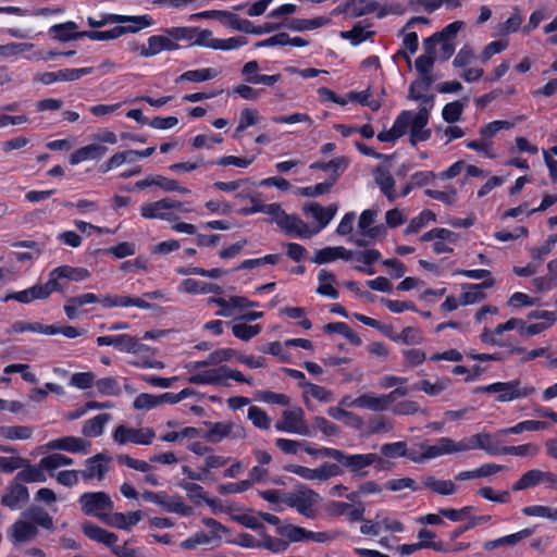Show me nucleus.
I'll use <instances>...</instances> for the list:
<instances>
[{"label": "nucleus", "mask_w": 557, "mask_h": 557, "mask_svg": "<svg viewBox=\"0 0 557 557\" xmlns=\"http://www.w3.org/2000/svg\"><path fill=\"white\" fill-rule=\"evenodd\" d=\"M451 383L449 377L437 379L435 383H431L429 380L419 381L414 384V389H420L430 396H436L443 391L447 389Z\"/></svg>", "instance_id": "39"}, {"label": "nucleus", "mask_w": 557, "mask_h": 557, "mask_svg": "<svg viewBox=\"0 0 557 557\" xmlns=\"http://www.w3.org/2000/svg\"><path fill=\"white\" fill-rule=\"evenodd\" d=\"M164 34L174 40H189L191 41L198 33L197 27H171L165 28Z\"/></svg>", "instance_id": "53"}, {"label": "nucleus", "mask_w": 557, "mask_h": 557, "mask_svg": "<svg viewBox=\"0 0 557 557\" xmlns=\"http://www.w3.org/2000/svg\"><path fill=\"white\" fill-rule=\"evenodd\" d=\"M23 468L24 469L16 474V481L25 483L46 481V475L44 473L45 469H41L39 465L38 468H36L35 466H32L26 459V463H24Z\"/></svg>", "instance_id": "38"}, {"label": "nucleus", "mask_w": 557, "mask_h": 557, "mask_svg": "<svg viewBox=\"0 0 557 557\" xmlns=\"http://www.w3.org/2000/svg\"><path fill=\"white\" fill-rule=\"evenodd\" d=\"M337 178L338 174H335L323 183H319L314 186L298 188L297 194L305 197H317L323 195L330 190Z\"/></svg>", "instance_id": "46"}, {"label": "nucleus", "mask_w": 557, "mask_h": 557, "mask_svg": "<svg viewBox=\"0 0 557 557\" xmlns=\"http://www.w3.org/2000/svg\"><path fill=\"white\" fill-rule=\"evenodd\" d=\"M445 441H449V437L440 438L435 445H421L425 460L450 454L449 445Z\"/></svg>", "instance_id": "49"}, {"label": "nucleus", "mask_w": 557, "mask_h": 557, "mask_svg": "<svg viewBox=\"0 0 557 557\" xmlns=\"http://www.w3.org/2000/svg\"><path fill=\"white\" fill-rule=\"evenodd\" d=\"M425 51V54L420 55L414 61V66L418 72L425 73L431 72L434 65V62L437 60L436 55V47L432 45V50H428L426 48H423Z\"/></svg>", "instance_id": "47"}, {"label": "nucleus", "mask_w": 557, "mask_h": 557, "mask_svg": "<svg viewBox=\"0 0 557 557\" xmlns=\"http://www.w3.org/2000/svg\"><path fill=\"white\" fill-rule=\"evenodd\" d=\"M94 67L65 69L57 72H46L35 76V79L49 85L54 82H72L79 79L83 75L90 74Z\"/></svg>", "instance_id": "7"}, {"label": "nucleus", "mask_w": 557, "mask_h": 557, "mask_svg": "<svg viewBox=\"0 0 557 557\" xmlns=\"http://www.w3.org/2000/svg\"><path fill=\"white\" fill-rule=\"evenodd\" d=\"M219 75V72L214 69L207 67L200 70H191L180 75L175 83L180 84L183 82H193V83H201L206 81H210Z\"/></svg>", "instance_id": "34"}, {"label": "nucleus", "mask_w": 557, "mask_h": 557, "mask_svg": "<svg viewBox=\"0 0 557 557\" xmlns=\"http://www.w3.org/2000/svg\"><path fill=\"white\" fill-rule=\"evenodd\" d=\"M349 160L346 157H338L329 162H314L310 165V169H317L322 171H331L332 175L338 174L345 171L348 166Z\"/></svg>", "instance_id": "41"}, {"label": "nucleus", "mask_w": 557, "mask_h": 557, "mask_svg": "<svg viewBox=\"0 0 557 557\" xmlns=\"http://www.w3.org/2000/svg\"><path fill=\"white\" fill-rule=\"evenodd\" d=\"M129 28H119V26L113 27L109 30H84L83 38H89L91 40H112L116 39L120 36L127 34Z\"/></svg>", "instance_id": "42"}, {"label": "nucleus", "mask_w": 557, "mask_h": 557, "mask_svg": "<svg viewBox=\"0 0 557 557\" xmlns=\"http://www.w3.org/2000/svg\"><path fill=\"white\" fill-rule=\"evenodd\" d=\"M111 457L106 453H99L86 459V469L79 471L84 480L89 481L95 478L102 480L104 474L109 471V462Z\"/></svg>", "instance_id": "6"}, {"label": "nucleus", "mask_w": 557, "mask_h": 557, "mask_svg": "<svg viewBox=\"0 0 557 557\" xmlns=\"http://www.w3.org/2000/svg\"><path fill=\"white\" fill-rule=\"evenodd\" d=\"M183 289L188 293V294H197V293H200V294H210V293H214V294H221L222 293V288L216 285V284H212V283H207V282H198V281H195V280H191V278H186L183 281Z\"/></svg>", "instance_id": "36"}, {"label": "nucleus", "mask_w": 557, "mask_h": 557, "mask_svg": "<svg viewBox=\"0 0 557 557\" xmlns=\"http://www.w3.org/2000/svg\"><path fill=\"white\" fill-rule=\"evenodd\" d=\"M276 531L280 535L287 537L289 542H301L304 540H309V530L298 525L286 524L278 527Z\"/></svg>", "instance_id": "45"}, {"label": "nucleus", "mask_w": 557, "mask_h": 557, "mask_svg": "<svg viewBox=\"0 0 557 557\" xmlns=\"http://www.w3.org/2000/svg\"><path fill=\"white\" fill-rule=\"evenodd\" d=\"M465 26H466V24L462 21H455V22L448 24L441 32H437V33L433 34L432 36L425 38L423 40V48H426L428 50H432V45L437 47V44H440V41L443 39L454 41L458 32L463 29Z\"/></svg>", "instance_id": "16"}, {"label": "nucleus", "mask_w": 557, "mask_h": 557, "mask_svg": "<svg viewBox=\"0 0 557 557\" xmlns=\"http://www.w3.org/2000/svg\"><path fill=\"white\" fill-rule=\"evenodd\" d=\"M84 534L92 541L102 543L108 547L113 546L117 542V535L109 532L91 522H85L82 524Z\"/></svg>", "instance_id": "19"}, {"label": "nucleus", "mask_w": 557, "mask_h": 557, "mask_svg": "<svg viewBox=\"0 0 557 557\" xmlns=\"http://www.w3.org/2000/svg\"><path fill=\"white\" fill-rule=\"evenodd\" d=\"M154 435V431L151 428L132 429L121 424L114 430L113 440L121 445L126 443L149 445Z\"/></svg>", "instance_id": "4"}, {"label": "nucleus", "mask_w": 557, "mask_h": 557, "mask_svg": "<svg viewBox=\"0 0 557 557\" xmlns=\"http://www.w3.org/2000/svg\"><path fill=\"white\" fill-rule=\"evenodd\" d=\"M225 18H227V25L238 32H244L247 34H252L253 25L249 20H243L237 14L232 12H226Z\"/></svg>", "instance_id": "58"}, {"label": "nucleus", "mask_w": 557, "mask_h": 557, "mask_svg": "<svg viewBox=\"0 0 557 557\" xmlns=\"http://www.w3.org/2000/svg\"><path fill=\"white\" fill-rule=\"evenodd\" d=\"M498 396L496 398L499 403L511 401L521 397L529 396L534 393V387L521 386L520 381L515 380L510 382H499Z\"/></svg>", "instance_id": "10"}, {"label": "nucleus", "mask_w": 557, "mask_h": 557, "mask_svg": "<svg viewBox=\"0 0 557 557\" xmlns=\"http://www.w3.org/2000/svg\"><path fill=\"white\" fill-rule=\"evenodd\" d=\"M494 278L484 280L480 284L469 285V290L461 294V304L471 305L481 301L485 298V294L482 292L483 288H491L494 285Z\"/></svg>", "instance_id": "31"}, {"label": "nucleus", "mask_w": 557, "mask_h": 557, "mask_svg": "<svg viewBox=\"0 0 557 557\" xmlns=\"http://www.w3.org/2000/svg\"><path fill=\"white\" fill-rule=\"evenodd\" d=\"M23 517L34 523L36 527H42L45 529H53V519L49 512L40 506H30L23 511Z\"/></svg>", "instance_id": "25"}, {"label": "nucleus", "mask_w": 557, "mask_h": 557, "mask_svg": "<svg viewBox=\"0 0 557 557\" xmlns=\"http://www.w3.org/2000/svg\"><path fill=\"white\" fill-rule=\"evenodd\" d=\"M381 454L388 458L403 457L407 455V444L405 442H395L383 444Z\"/></svg>", "instance_id": "64"}, {"label": "nucleus", "mask_w": 557, "mask_h": 557, "mask_svg": "<svg viewBox=\"0 0 557 557\" xmlns=\"http://www.w3.org/2000/svg\"><path fill=\"white\" fill-rule=\"evenodd\" d=\"M533 532L534 529H523L517 533L502 536L496 540L487 541L483 544V548L490 552L498 548L499 546H513L518 544L520 541L530 537L533 534Z\"/></svg>", "instance_id": "24"}, {"label": "nucleus", "mask_w": 557, "mask_h": 557, "mask_svg": "<svg viewBox=\"0 0 557 557\" xmlns=\"http://www.w3.org/2000/svg\"><path fill=\"white\" fill-rule=\"evenodd\" d=\"M79 503L85 515L101 519L102 510H112L113 502L104 492H87L81 495Z\"/></svg>", "instance_id": "3"}, {"label": "nucleus", "mask_w": 557, "mask_h": 557, "mask_svg": "<svg viewBox=\"0 0 557 557\" xmlns=\"http://www.w3.org/2000/svg\"><path fill=\"white\" fill-rule=\"evenodd\" d=\"M188 382L191 384L228 385L226 382H223V375L221 374L220 367L194 374L188 377Z\"/></svg>", "instance_id": "35"}, {"label": "nucleus", "mask_w": 557, "mask_h": 557, "mask_svg": "<svg viewBox=\"0 0 557 557\" xmlns=\"http://www.w3.org/2000/svg\"><path fill=\"white\" fill-rule=\"evenodd\" d=\"M33 435V429L26 425L0 426V436L7 440H28Z\"/></svg>", "instance_id": "43"}, {"label": "nucleus", "mask_w": 557, "mask_h": 557, "mask_svg": "<svg viewBox=\"0 0 557 557\" xmlns=\"http://www.w3.org/2000/svg\"><path fill=\"white\" fill-rule=\"evenodd\" d=\"M47 447L49 449L87 454L90 447V443L81 437L65 436L49 442Z\"/></svg>", "instance_id": "13"}, {"label": "nucleus", "mask_w": 557, "mask_h": 557, "mask_svg": "<svg viewBox=\"0 0 557 557\" xmlns=\"http://www.w3.org/2000/svg\"><path fill=\"white\" fill-rule=\"evenodd\" d=\"M319 500V494L305 485H300L296 492H288L282 495L283 503L295 508L299 513L307 518L313 517L312 507Z\"/></svg>", "instance_id": "1"}, {"label": "nucleus", "mask_w": 557, "mask_h": 557, "mask_svg": "<svg viewBox=\"0 0 557 557\" xmlns=\"http://www.w3.org/2000/svg\"><path fill=\"white\" fill-rule=\"evenodd\" d=\"M107 147L100 145V144H90L85 147H82L77 150H75L70 156V163L71 164H78L85 160H98L100 159L106 152Z\"/></svg>", "instance_id": "23"}, {"label": "nucleus", "mask_w": 557, "mask_h": 557, "mask_svg": "<svg viewBox=\"0 0 557 557\" xmlns=\"http://www.w3.org/2000/svg\"><path fill=\"white\" fill-rule=\"evenodd\" d=\"M236 355H237V351L232 348L216 349L213 352H211L206 360L189 363L186 366V369L189 371H194V370H197L200 368L219 364L223 361L231 360Z\"/></svg>", "instance_id": "20"}, {"label": "nucleus", "mask_w": 557, "mask_h": 557, "mask_svg": "<svg viewBox=\"0 0 557 557\" xmlns=\"http://www.w3.org/2000/svg\"><path fill=\"white\" fill-rule=\"evenodd\" d=\"M9 534L14 543H25L38 535V528L25 518L18 519L10 528Z\"/></svg>", "instance_id": "14"}, {"label": "nucleus", "mask_w": 557, "mask_h": 557, "mask_svg": "<svg viewBox=\"0 0 557 557\" xmlns=\"http://www.w3.org/2000/svg\"><path fill=\"white\" fill-rule=\"evenodd\" d=\"M111 420V414L100 413L92 419L85 421L82 434L86 437H98L102 435L106 424Z\"/></svg>", "instance_id": "29"}, {"label": "nucleus", "mask_w": 557, "mask_h": 557, "mask_svg": "<svg viewBox=\"0 0 557 557\" xmlns=\"http://www.w3.org/2000/svg\"><path fill=\"white\" fill-rule=\"evenodd\" d=\"M78 28L75 22H66L55 24L50 28L51 33H55L54 39L61 42L77 40L83 38V32H75Z\"/></svg>", "instance_id": "28"}, {"label": "nucleus", "mask_w": 557, "mask_h": 557, "mask_svg": "<svg viewBox=\"0 0 557 557\" xmlns=\"http://www.w3.org/2000/svg\"><path fill=\"white\" fill-rule=\"evenodd\" d=\"M180 46L171 39L168 35H154L148 38V46L140 47V54L149 58L160 53L163 50H176Z\"/></svg>", "instance_id": "11"}, {"label": "nucleus", "mask_w": 557, "mask_h": 557, "mask_svg": "<svg viewBox=\"0 0 557 557\" xmlns=\"http://www.w3.org/2000/svg\"><path fill=\"white\" fill-rule=\"evenodd\" d=\"M143 518V512L131 511L128 513L115 512L112 515L101 516V520L108 525L127 530L129 527L137 524Z\"/></svg>", "instance_id": "17"}, {"label": "nucleus", "mask_w": 557, "mask_h": 557, "mask_svg": "<svg viewBox=\"0 0 557 557\" xmlns=\"http://www.w3.org/2000/svg\"><path fill=\"white\" fill-rule=\"evenodd\" d=\"M374 35L372 30H366L361 24H356L350 30L342 32L341 37L349 39L354 46L371 38Z\"/></svg>", "instance_id": "48"}, {"label": "nucleus", "mask_w": 557, "mask_h": 557, "mask_svg": "<svg viewBox=\"0 0 557 557\" xmlns=\"http://www.w3.org/2000/svg\"><path fill=\"white\" fill-rule=\"evenodd\" d=\"M349 407L367 408L372 411H384L388 409L385 395L366 393L349 403Z\"/></svg>", "instance_id": "18"}, {"label": "nucleus", "mask_w": 557, "mask_h": 557, "mask_svg": "<svg viewBox=\"0 0 557 557\" xmlns=\"http://www.w3.org/2000/svg\"><path fill=\"white\" fill-rule=\"evenodd\" d=\"M251 202H255V208H242L238 213L242 215H251L257 212H264L272 216V221H274L277 225L280 220L285 216L286 212L281 208L280 203H270L264 205L260 201V199H256L251 197Z\"/></svg>", "instance_id": "15"}, {"label": "nucleus", "mask_w": 557, "mask_h": 557, "mask_svg": "<svg viewBox=\"0 0 557 557\" xmlns=\"http://www.w3.org/2000/svg\"><path fill=\"white\" fill-rule=\"evenodd\" d=\"M411 117H412V111H409V110L403 111L397 116L396 121L394 122V125L392 126L393 134H395L397 138H400L401 136H404L406 134L408 127H410L409 124H410Z\"/></svg>", "instance_id": "61"}, {"label": "nucleus", "mask_w": 557, "mask_h": 557, "mask_svg": "<svg viewBox=\"0 0 557 557\" xmlns=\"http://www.w3.org/2000/svg\"><path fill=\"white\" fill-rule=\"evenodd\" d=\"M325 457H330L345 466L350 472L357 473L366 467L379 462L383 465V460L376 454H357L346 455L342 450H325Z\"/></svg>", "instance_id": "2"}, {"label": "nucleus", "mask_w": 557, "mask_h": 557, "mask_svg": "<svg viewBox=\"0 0 557 557\" xmlns=\"http://www.w3.org/2000/svg\"><path fill=\"white\" fill-rule=\"evenodd\" d=\"M330 22L327 17L318 16L314 18H292L284 22V27L296 32L312 30L326 25Z\"/></svg>", "instance_id": "27"}, {"label": "nucleus", "mask_w": 557, "mask_h": 557, "mask_svg": "<svg viewBox=\"0 0 557 557\" xmlns=\"http://www.w3.org/2000/svg\"><path fill=\"white\" fill-rule=\"evenodd\" d=\"M278 226L286 234H296L301 238H310L314 234L318 233V230H311L299 216L295 214H285L282 220H280Z\"/></svg>", "instance_id": "9"}, {"label": "nucleus", "mask_w": 557, "mask_h": 557, "mask_svg": "<svg viewBox=\"0 0 557 557\" xmlns=\"http://www.w3.org/2000/svg\"><path fill=\"white\" fill-rule=\"evenodd\" d=\"M540 451V448L533 444H523L519 446H503L502 454L512 456H530L534 457Z\"/></svg>", "instance_id": "54"}, {"label": "nucleus", "mask_w": 557, "mask_h": 557, "mask_svg": "<svg viewBox=\"0 0 557 557\" xmlns=\"http://www.w3.org/2000/svg\"><path fill=\"white\" fill-rule=\"evenodd\" d=\"M463 111V103L460 101H454L447 103L442 111V116L447 123H455L460 120Z\"/></svg>", "instance_id": "59"}, {"label": "nucleus", "mask_w": 557, "mask_h": 557, "mask_svg": "<svg viewBox=\"0 0 557 557\" xmlns=\"http://www.w3.org/2000/svg\"><path fill=\"white\" fill-rule=\"evenodd\" d=\"M34 48L29 42H11L0 46V54L4 57L16 55L30 51Z\"/></svg>", "instance_id": "63"}, {"label": "nucleus", "mask_w": 557, "mask_h": 557, "mask_svg": "<svg viewBox=\"0 0 557 557\" xmlns=\"http://www.w3.org/2000/svg\"><path fill=\"white\" fill-rule=\"evenodd\" d=\"M203 424L208 428L203 438L210 443H218L227 436L244 437V429L236 426L232 422H209L206 421Z\"/></svg>", "instance_id": "5"}, {"label": "nucleus", "mask_w": 557, "mask_h": 557, "mask_svg": "<svg viewBox=\"0 0 557 557\" xmlns=\"http://www.w3.org/2000/svg\"><path fill=\"white\" fill-rule=\"evenodd\" d=\"M55 273L63 278L74 282L85 281L90 276V273L85 268H73L70 265H60L55 268Z\"/></svg>", "instance_id": "44"}, {"label": "nucleus", "mask_w": 557, "mask_h": 557, "mask_svg": "<svg viewBox=\"0 0 557 557\" xmlns=\"http://www.w3.org/2000/svg\"><path fill=\"white\" fill-rule=\"evenodd\" d=\"M248 419L251 420L255 426L263 430H268L271 424V420L268 414L256 406H251L248 409Z\"/></svg>", "instance_id": "57"}, {"label": "nucleus", "mask_w": 557, "mask_h": 557, "mask_svg": "<svg viewBox=\"0 0 557 557\" xmlns=\"http://www.w3.org/2000/svg\"><path fill=\"white\" fill-rule=\"evenodd\" d=\"M12 247L16 248V249H20V248L29 249V251H16L15 252V258L20 262L30 261L35 257H38L44 250V245H41L35 240L16 242V243L12 244Z\"/></svg>", "instance_id": "33"}, {"label": "nucleus", "mask_w": 557, "mask_h": 557, "mask_svg": "<svg viewBox=\"0 0 557 557\" xmlns=\"http://www.w3.org/2000/svg\"><path fill=\"white\" fill-rule=\"evenodd\" d=\"M26 331L45 335H54L55 332L53 325H45L39 322L25 321H16L7 330L8 333H23Z\"/></svg>", "instance_id": "30"}, {"label": "nucleus", "mask_w": 557, "mask_h": 557, "mask_svg": "<svg viewBox=\"0 0 557 557\" xmlns=\"http://www.w3.org/2000/svg\"><path fill=\"white\" fill-rule=\"evenodd\" d=\"M299 386L306 387L307 393H309L313 398L320 401L329 403L332 399L331 392L323 386L315 385L309 382H300Z\"/></svg>", "instance_id": "62"}, {"label": "nucleus", "mask_w": 557, "mask_h": 557, "mask_svg": "<svg viewBox=\"0 0 557 557\" xmlns=\"http://www.w3.org/2000/svg\"><path fill=\"white\" fill-rule=\"evenodd\" d=\"M232 330H233V334L237 338L247 342L261 332V326L259 324L248 325L245 323H239V324H234Z\"/></svg>", "instance_id": "55"}, {"label": "nucleus", "mask_w": 557, "mask_h": 557, "mask_svg": "<svg viewBox=\"0 0 557 557\" xmlns=\"http://www.w3.org/2000/svg\"><path fill=\"white\" fill-rule=\"evenodd\" d=\"M429 109L426 106H423L419 109L418 113L412 112V117L410 121V131L417 133H423L425 129V125L429 122Z\"/></svg>", "instance_id": "56"}, {"label": "nucleus", "mask_w": 557, "mask_h": 557, "mask_svg": "<svg viewBox=\"0 0 557 557\" xmlns=\"http://www.w3.org/2000/svg\"><path fill=\"white\" fill-rule=\"evenodd\" d=\"M28 499L29 493L27 487L14 480L7 486L1 497V504L10 509H16L20 507V504L27 503Z\"/></svg>", "instance_id": "8"}, {"label": "nucleus", "mask_w": 557, "mask_h": 557, "mask_svg": "<svg viewBox=\"0 0 557 557\" xmlns=\"http://www.w3.org/2000/svg\"><path fill=\"white\" fill-rule=\"evenodd\" d=\"M98 392L102 395L117 396L121 394V388L114 377H103L96 382Z\"/></svg>", "instance_id": "60"}, {"label": "nucleus", "mask_w": 557, "mask_h": 557, "mask_svg": "<svg viewBox=\"0 0 557 557\" xmlns=\"http://www.w3.org/2000/svg\"><path fill=\"white\" fill-rule=\"evenodd\" d=\"M436 215L430 210L422 211L418 216L413 218L406 228V234L419 232L429 221H435Z\"/></svg>", "instance_id": "52"}, {"label": "nucleus", "mask_w": 557, "mask_h": 557, "mask_svg": "<svg viewBox=\"0 0 557 557\" xmlns=\"http://www.w3.org/2000/svg\"><path fill=\"white\" fill-rule=\"evenodd\" d=\"M543 471L533 469L522 474V476L512 484L511 490L513 492L534 487L542 483Z\"/></svg>", "instance_id": "40"}, {"label": "nucleus", "mask_w": 557, "mask_h": 557, "mask_svg": "<svg viewBox=\"0 0 557 557\" xmlns=\"http://www.w3.org/2000/svg\"><path fill=\"white\" fill-rule=\"evenodd\" d=\"M282 418L287 421V425L290 426L292 433L304 436L311 435V429L307 424L305 420V412L300 407L284 410Z\"/></svg>", "instance_id": "12"}, {"label": "nucleus", "mask_w": 557, "mask_h": 557, "mask_svg": "<svg viewBox=\"0 0 557 557\" xmlns=\"http://www.w3.org/2000/svg\"><path fill=\"white\" fill-rule=\"evenodd\" d=\"M140 213L146 219H161L169 222L178 220V216L166 210H154L151 208L150 202H146L140 208Z\"/></svg>", "instance_id": "51"}, {"label": "nucleus", "mask_w": 557, "mask_h": 557, "mask_svg": "<svg viewBox=\"0 0 557 557\" xmlns=\"http://www.w3.org/2000/svg\"><path fill=\"white\" fill-rule=\"evenodd\" d=\"M73 463V459L69 458L65 455L61 454H52L47 457H44L39 461V466L41 469L46 470H54L63 466H69Z\"/></svg>", "instance_id": "50"}, {"label": "nucleus", "mask_w": 557, "mask_h": 557, "mask_svg": "<svg viewBox=\"0 0 557 557\" xmlns=\"http://www.w3.org/2000/svg\"><path fill=\"white\" fill-rule=\"evenodd\" d=\"M380 4L374 0H347L343 8H338L339 12L350 13L354 17L375 12Z\"/></svg>", "instance_id": "21"}, {"label": "nucleus", "mask_w": 557, "mask_h": 557, "mask_svg": "<svg viewBox=\"0 0 557 557\" xmlns=\"http://www.w3.org/2000/svg\"><path fill=\"white\" fill-rule=\"evenodd\" d=\"M112 346L127 354H141L150 350L147 345L141 344L136 337L129 334L114 336Z\"/></svg>", "instance_id": "22"}, {"label": "nucleus", "mask_w": 557, "mask_h": 557, "mask_svg": "<svg viewBox=\"0 0 557 557\" xmlns=\"http://www.w3.org/2000/svg\"><path fill=\"white\" fill-rule=\"evenodd\" d=\"M547 274L542 277L533 278V285L539 292L550 290L557 287V259L547 264Z\"/></svg>", "instance_id": "32"}, {"label": "nucleus", "mask_w": 557, "mask_h": 557, "mask_svg": "<svg viewBox=\"0 0 557 557\" xmlns=\"http://www.w3.org/2000/svg\"><path fill=\"white\" fill-rule=\"evenodd\" d=\"M423 485L440 495H451L456 492V485L449 480H437L435 476L429 475L424 478Z\"/></svg>", "instance_id": "37"}, {"label": "nucleus", "mask_w": 557, "mask_h": 557, "mask_svg": "<svg viewBox=\"0 0 557 557\" xmlns=\"http://www.w3.org/2000/svg\"><path fill=\"white\" fill-rule=\"evenodd\" d=\"M374 180L375 183L380 186L382 193L387 197L389 201L395 200V181L388 170L385 168L377 165L374 170Z\"/></svg>", "instance_id": "26"}]
</instances>
